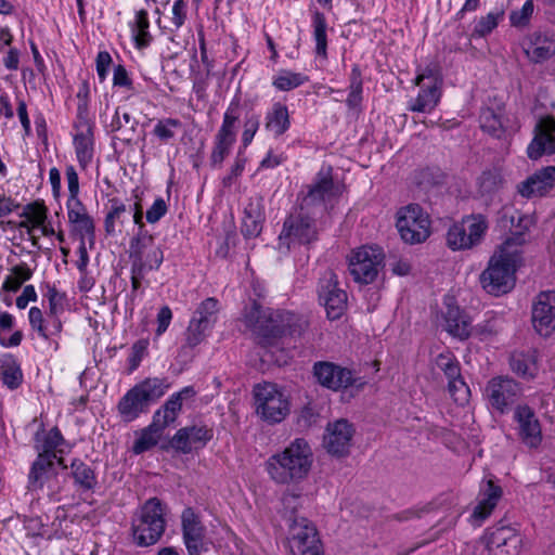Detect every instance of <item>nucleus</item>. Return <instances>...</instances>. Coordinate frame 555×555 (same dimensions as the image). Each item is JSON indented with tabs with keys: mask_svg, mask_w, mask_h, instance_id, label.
<instances>
[{
	"mask_svg": "<svg viewBox=\"0 0 555 555\" xmlns=\"http://www.w3.org/2000/svg\"><path fill=\"white\" fill-rule=\"evenodd\" d=\"M521 236L509 237L491 256L480 274L482 288L491 295L508 293L515 285V272L521 262Z\"/></svg>",
	"mask_w": 555,
	"mask_h": 555,
	"instance_id": "f257e3e1",
	"label": "nucleus"
},
{
	"mask_svg": "<svg viewBox=\"0 0 555 555\" xmlns=\"http://www.w3.org/2000/svg\"><path fill=\"white\" fill-rule=\"evenodd\" d=\"M313 465V452L304 438L294 439L284 450L274 453L266 462V470L278 485L299 483Z\"/></svg>",
	"mask_w": 555,
	"mask_h": 555,
	"instance_id": "f03ea898",
	"label": "nucleus"
},
{
	"mask_svg": "<svg viewBox=\"0 0 555 555\" xmlns=\"http://www.w3.org/2000/svg\"><path fill=\"white\" fill-rule=\"evenodd\" d=\"M245 323L261 344H269L270 339L285 335L300 336L308 327L305 317L291 311L263 309L256 301L246 312Z\"/></svg>",
	"mask_w": 555,
	"mask_h": 555,
	"instance_id": "7ed1b4c3",
	"label": "nucleus"
},
{
	"mask_svg": "<svg viewBox=\"0 0 555 555\" xmlns=\"http://www.w3.org/2000/svg\"><path fill=\"white\" fill-rule=\"evenodd\" d=\"M170 388L165 377H147L130 388L118 401L117 411L126 423L147 413L150 405L159 400Z\"/></svg>",
	"mask_w": 555,
	"mask_h": 555,
	"instance_id": "20e7f679",
	"label": "nucleus"
},
{
	"mask_svg": "<svg viewBox=\"0 0 555 555\" xmlns=\"http://www.w3.org/2000/svg\"><path fill=\"white\" fill-rule=\"evenodd\" d=\"M167 506L151 498L134 514L131 522L133 542L141 547L155 544L166 529Z\"/></svg>",
	"mask_w": 555,
	"mask_h": 555,
	"instance_id": "39448f33",
	"label": "nucleus"
},
{
	"mask_svg": "<svg viewBox=\"0 0 555 555\" xmlns=\"http://www.w3.org/2000/svg\"><path fill=\"white\" fill-rule=\"evenodd\" d=\"M522 395V385L508 375L490 378L483 389L489 406L501 415L513 412Z\"/></svg>",
	"mask_w": 555,
	"mask_h": 555,
	"instance_id": "423d86ee",
	"label": "nucleus"
},
{
	"mask_svg": "<svg viewBox=\"0 0 555 555\" xmlns=\"http://www.w3.org/2000/svg\"><path fill=\"white\" fill-rule=\"evenodd\" d=\"M257 414L268 423L282 422L288 414V401L282 390L272 383H262L254 387Z\"/></svg>",
	"mask_w": 555,
	"mask_h": 555,
	"instance_id": "0eeeda50",
	"label": "nucleus"
},
{
	"mask_svg": "<svg viewBox=\"0 0 555 555\" xmlns=\"http://www.w3.org/2000/svg\"><path fill=\"white\" fill-rule=\"evenodd\" d=\"M397 230L409 244H420L430 235V219L418 204H409L397 211Z\"/></svg>",
	"mask_w": 555,
	"mask_h": 555,
	"instance_id": "6e6552de",
	"label": "nucleus"
},
{
	"mask_svg": "<svg viewBox=\"0 0 555 555\" xmlns=\"http://www.w3.org/2000/svg\"><path fill=\"white\" fill-rule=\"evenodd\" d=\"M129 258L134 271L141 273L158 270L164 260V253L160 246L155 244L154 236L147 230L141 229L130 240Z\"/></svg>",
	"mask_w": 555,
	"mask_h": 555,
	"instance_id": "1a4fd4ad",
	"label": "nucleus"
},
{
	"mask_svg": "<svg viewBox=\"0 0 555 555\" xmlns=\"http://www.w3.org/2000/svg\"><path fill=\"white\" fill-rule=\"evenodd\" d=\"M521 546L522 537L514 528L501 526L489 529L474 548L479 555H518Z\"/></svg>",
	"mask_w": 555,
	"mask_h": 555,
	"instance_id": "9d476101",
	"label": "nucleus"
},
{
	"mask_svg": "<svg viewBox=\"0 0 555 555\" xmlns=\"http://www.w3.org/2000/svg\"><path fill=\"white\" fill-rule=\"evenodd\" d=\"M487 229L488 222L482 215L465 217L448 230L447 245L452 250L470 249L480 244Z\"/></svg>",
	"mask_w": 555,
	"mask_h": 555,
	"instance_id": "9b49d317",
	"label": "nucleus"
},
{
	"mask_svg": "<svg viewBox=\"0 0 555 555\" xmlns=\"http://www.w3.org/2000/svg\"><path fill=\"white\" fill-rule=\"evenodd\" d=\"M292 214L285 219L279 235V248L287 250L295 244H310L318 238L315 220L302 211Z\"/></svg>",
	"mask_w": 555,
	"mask_h": 555,
	"instance_id": "f8f14e48",
	"label": "nucleus"
},
{
	"mask_svg": "<svg viewBox=\"0 0 555 555\" xmlns=\"http://www.w3.org/2000/svg\"><path fill=\"white\" fill-rule=\"evenodd\" d=\"M518 441L530 450H538L543 442L542 424L532 406L517 404L512 416Z\"/></svg>",
	"mask_w": 555,
	"mask_h": 555,
	"instance_id": "ddd939ff",
	"label": "nucleus"
},
{
	"mask_svg": "<svg viewBox=\"0 0 555 555\" xmlns=\"http://www.w3.org/2000/svg\"><path fill=\"white\" fill-rule=\"evenodd\" d=\"M384 254L374 246H361L349 256V271L353 280L361 284L372 283L383 266Z\"/></svg>",
	"mask_w": 555,
	"mask_h": 555,
	"instance_id": "4468645a",
	"label": "nucleus"
},
{
	"mask_svg": "<svg viewBox=\"0 0 555 555\" xmlns=\"http://www.w3.org/2000/svg\"><path fill=\"white\" fill-rule=\"evenodd\" d=\"M319 299L324 306L330 320H338L347 309V293L339 287L335 272L327 270L319 282Z\"/></svg>",
	"mask_w": 555,
	"mask_h": 555,
	"instance_id": "2eb2a0df",
	"label": "nucleus"
},
{
	"mask_svg": "<svg viewBox=\"0 0 555 555\" xmlns=\"http://www.w3.org/2000/svg\"><path fill=\"white\" fill-rule=\"evenodd\" d=\"M293 555H324L314 525L305 517L294 518L289 527Z\"/></svg>",
	"mask_w": 555,
	"mask_h": 555,
	"instance_id": "dca6fc26",
	"label": "nucleus"
},
{
	"mask_svg": "<svg viewBox=\"0 0 555 555\" xmlns=\"http://www.w3.org/2000/svg\"><path fill=\"white\" fill-rule=\"evenodd\" d=\"M218 312L219 301L214 297H208L199 304L186 330L188 347L194 348L204 340L206 332L217 322Z\"/></svg>",
	"mask_w": 555,
	"mask_h": 555,
	"instance_id": "f3484780",
	"label": "nucleus"
},
{
	"mask_svg": "<svg viewBox=\"0 0 555 555\" xmlns=\"http://www.w3.org/2000/svg\"><path fill=\"white\" fill-rule=\"evenodd\" d=\"M313 375L321 386L334 391L346 389L357 380L351 370L327 361L315 362Z\"/></svg>",
	"mask_w": 555,
	"mask_h": 555,
	"instance_id": "a211bd4d",
	"label": "nucleus"
},
{
	"mask_svg": "<svg viewBox=\"0 0 555 555\" xmlns=\"http://www.w3.org/2000/svg\"><path fill=\"white\" fill-rule=\"evenodd\" d=\"M533 139L527 147L530 159L537 160L543 155L555 154V117L544 116L539 119L533 130Z\"/></svg>",
	"mask_w": 555,
	"mask_h": 555,
	"instance_id": "6ab92c4d",
	"label": "nucleus"
},
{
	"mask_svg": "<svg viewBox=\"0 0 555 555\" xmlns=\"http://www.w3.org/2000/svg\"><path fill=\"white\" fill-rule=\"evenodd\" d=\"M532 325L544 337L555 331V291L541 292L532 305Z\"/></svg>",
	"mask_w": 555,
	"mask_h": 555,
	"instance_id": "aec40b11",
	"label": "nucleus"
},
{
	"mask_svg": "<svg viewBox=\"0 0 555 555\" xmlns=\"http://www.w3.org/2000/svg\"><path fill=\"white\" fill-rule=\"evenodd\" d=\"M425 79L429 80V85H424L416 99L410 103L409 109L412 112L429 113L440 100L441 80L431 68H426L422 74H418L415 78V85L421 86Z\"/></svg>",
	"mask_w": 555,
	"mask_h": 555,
	"instance_id": "412c9836",
	"label": "nucleus"
},
{
	"mask_svg": "<svg viewBox=\"0 0 555 555\" xmlns=\"http://www.w3.org/2000/svg\"><path fill=\"white\" fill-rule=\"evenodd\" d=\"M214 434L207 426H186L180 428L171 438L170 447L179 453L188 454L193 450L204 448Z\"/></svg>",
	"mask_w": 555,
	"mask_h": 555,
	"instance_id": "4be33fe9",
	"label": "nucleus"
},
{
	"mask_svg": "<svg viewBox=\"0 0 555 555\" xmlns=\"http://www.w3.org/2000/svg\"><path fill=\"white\" fill-rule=\"evenodd\" d=\"M354 428L347 420H338L326 427L324 436V448L328 453L336 456L348 454Z\"/></svg>",
	"mask_w": 555,
	"mask_h": 555,
	"instance_id": "5701e85b",
	"label": "nucleus"
},
{
	"mask_svg": "<svg viewBox=\"0 0 555 555\" xmlns=\"http://www.w3.org/2000/svg\"><path fill=\"white\" fill-rule=\"evenodd\" d=\"M183 540L190 555H201L205 550V528L193 508L186 507L181 515Z\"/></svg>",
	"mask_w": 555,
	"mask_h": 555,
	"instance_id": "b1692460",
	"label": "nucleus"
},
{
	"mask_svg": "<svg viewBox=\"0 0 555 555\" xmlns=\"http://www.w3.org/2000/svg\"><path fill=\"white\" fill-rule=\"evenodd\" d=\"M555 186V166H547L529 176L517 185L518 193L526 198L542 196Z\"/></svg>",
	"mask_w": 555,
	"mask_h": 555,
	"instance_id": "393cba45",
	"label": "nucleus"
},
{
	"mask_svg": "<svg viewBox=\"0 0 555 555\" xmlns=\"http://www.w3.org/2000/svg\"><path fill=\"white\" fill-rule=\"evenodd\" d=\"M55 460H57V463L63 468L67 467L63 457H57V455H48V453L39 452L37 459L30 467L28 475V489L37 490L43 488L44 483L56 474L54 462Z\"/></svg>",
	"mask_w": 555,
	"mask_h": 555,
	"instance_id": "a878e982",
	"label": "nucleus"
},
{
	"mask_svg": "<svg viewBox=\"0 0 555 555\" xmlns=\"http://www.w3.org/2000/svg\"><path fill=\"white\" fill-rule=\"evenodd\" d=\"M68 222L73 231L82 240L88 238L90 244L94 241V223L89 216L86 206L80 199H67Z\"/></svg>",
	"mask_w": 555,
	"mask_h": 555,
	"instance_id": "bb28decb",
	"label": "nucleus"
},
{
	"mask_svg": "<svg viewBox=\"0 0 555 555\" xmlns=\"http://www.w3.org/2000/svg\"><path fill=\"white\" fill-rule=\"evenodd\" d=\"M338 195V188L335 186L330 170L321 171L302 201V208L315 206L332 201Z\"/></svg>",
	"mask_w": 555,
	"mask_h": 555,
	"instance_id": "cd10ccee",
	"label": "nucleus"
},
{
	"mask_svg": "<svg viewBox=\"0 0 555 555\" xmlns=\"http://www.w3.org/2000/svg\"><path fill=\"white\" fill-rule=\"evenodd\" d=\"M196 395V391L192 386H186L180 391L172 393L167 401L157 409L153 418L162 426L167 428L169 425L176 422L179 413L182 410V402L184 399H191Z\"/></svg>",
	"mask_w": 555,
	"mask_h": 555,
	"instance_id": "c85d7f7f",
	"label": "nucleus"
},
{
	"mask_svg": "<svg viewBox=\"0 0 555 555\" xmlns=\"http://www.w3.org/2000/svg\"><path fill=\"white\" fill-rule=\"evenodd\" d=\"M501 496V487L488 480L480 490L478 503L472 514L474 525L480 526L491 515Z\"/></svg>",
	"mask_w": 555,
	"mask_h": 555,
	"instance_id": "c756f323",
	"label": "nucleus"
},
{
	"mask_svg": "<svg viewBox=\"0 0 555 555\" xmlns=\"http://www.w3.org/2000/svg\"><path fill=\"white\" fill-rule=\"evenodd\" d=\"M444 330L455 338L464 340L469 337L470 319L457 306L448 305L443 313Z\"/></svg>",
	"mask_w": 555,
	"mask_h": 555,
	"instance_id": "7c9ffc66",
	"label": "nucleus"
},
{
	"mask_svg": "<svg viewBox=\"0 0 555 555\" xmlns=\"http://www.w3.org/2000/svg\"><path fill=\"white\" fill-rule=\"evenodd\" d=\"M74 146L79 165L86 169L93 157V131L87 121L77 126Z\"/></svg>",
	"mask_w": 555,
	"mask_h": 555,
	"instance_id": "2f4dec72",
	"label": "nucleus"
},
{
	"mask_svg": "<svg viewBox=\"0 0 555 555\" xmlns=\"http://www.w3.org/2000/svg\"><path fill=\"white\" fill-rule=\"evenodd\" d=\"M509 369L524 379H532L538 374V357L534 350L515 351L509 357Z\"/></svg>",
	"mask_w": 555,
	"mask_h": 555,
	"instance_id": "473e14b6",
	"label": "nucleus"
},
{
	"mask_svg": "<svg viewBox=\"0 0 555 555\" xmlns=\"http://www.w3.org/2000/svg\"><path fill=\"white\" fill-rule=\"evenodd\" d=\"M28 319L31 328L37 331L39 336L47 340L53 336L60 335L62 332L63 326L59 317L49 314L48 320H44L42 311L37 307L29 309Z\"/></svg>",
	"mask_w": 555,
	"mask_h": 555,
	"instance_id": "72a5a7b5",
	"label": "nucleus"
},
{
	"mask_svg": "<svg viewBox=\"0 0 555 555\" xmlns=\"http://www.w3.org/2000/svg\"><path fill=\"white\" fill-rule=\"evenodd\" d=\"M263 212L259 198L251 199L244 209L241 232L245 237H256L262 230Z\"/></svg>",
	"mask_w": 555,
	"mask_h": 555,
	"instance_id": "f704fd0d",
	"label": "nucleus"
},
{
	"mask_svg": "<svg viewBox=\"0 0 555 555\" xmlns=\"http://www.w3.org/2000/svg\"><path fill=\"white\" fill-rule=\"evenodd\" d=\"M525 52L531 61L543 62L555 53V41L546 35L533 34L525 44Z\"/></svg>",
	"mask_w": 555,
	"mask_h": 555,
	"instance_id": "c9c22d12",
	"label": "nucleus"
},
{
	"mask_svg": "<svg viewBox=\"0 0 555 555\" xmlns=\"http://www.w3.org/2000/svg\"><path fill=\"white\" fill-rule=\"evenodd\" d=\"M264 120L266 129L273 133L274 137H281L291 127L287 106L280 102L274 103L271 109L267 112Z\"/></svg>",
	"mask_w": 555,
	"mask_h": 555,
	"instance_id": "e433bc0d",
	"label": "nucleus"
},
{
	"mask_svg": "<svg viewBox=\"0 0 555 555\" xmlns=\"http://www.w3.org/2000/svg\"><path fill=\"white\" fill-rule=\"evenodd\" d=\"M164 430L165 427L153 418L152 423L140 431L132 447L133 453L141 454L156 446Z\"/></svg>",
	"mask_w": 555,
	"mask_h": 555,
	"instance_id": "4c0bfd02",
	"label": "nucleus"
},
{
	"mask_svg": "<svg viewBox=\"0 0 555 555\" xmlns=\"http://www.w3.org/2000/svg\"><path fill=\"white\" fill-rule=\"evenodd\" d=\"M130 29L138 48H146L152 42L150 21L146 10L135 12L134 20L130 23Z\"/></svg>",
	"mask_w": 555,
	"mask_h": 555,
	"instance_id": "58836bf2",
	"label": "nucleus"
},
{
	"mask_svg": "<svg viewBox=\"0 0 555 555\" xmlns=\"http://www.w3.org/2000/svg\"><path fill=\"white\" fill-rule=\"evenodd\" d=\"M72 476L75 483L82 490H93L96 486L94 470L79 459H75L70 464Z\"/></svg>",
	"mask_w": 555,
	"mask_h": 555,
	"instance_id": "ea45409f",
	"label": "nucleus"
},
{
	"mask_svg": "<svg viewBox=\"0 0 555 555\" xmlns=\"http://www.w3.org/2000/svg\"><path fill=\"white\" fill-rule=\"evenodd\" d=\"M313 38L315 41V53L323 59L327 57V23L322 12L315 11L312 15Z\"/></svg>",
	"mask_w": 555,
	"mask_h": 555,
	"instance_id": "a19ab883",
	"label": "nucleus"
},
{
	"mask_svg": "<svg viewBox=\"0 0 555 555\" xmlns=\"http://www.w3.org/2000/svg\"><path fill=\"white\" fill-rule=\"evenodd\" d=\"M2 382L10 389L20 387L23 380V373L16 359L12 356H5L1 359Z\"/></svg>",
	"mask_w": 555,
	"mask_h": 555,
	"instance_id": "79ce46f5",
	"label": "nucleus"
},
{
	"mask_svg": "<svg viewBox=\"0 0 555 555\" xmlns=\"http://www.w3.org/2000/svg\"><path fill=\"white\" fill-rule=\"evenodd\" d=\"M308 81V77L301 73L287 69L280 70L272 79V85L280 91H291Z\"/></svg>",
	"mask_w": 555,
	"mask_h": 555,
	"instance_id": "37998d69",
	"label": "nucleus"
},
{
	"mask_svg": "<svg viewBox=\"0 0 555 555\" xmlns=\"http://www.w3.org/2000/svg\"><path fill=\"white\" fill-rule=\"evenodd\" d=\"M363 92L362 73L360 66L354 64L352 66L349 77V94L346 103L349 108H357L361 105Z\"/></svg>",
	"mask_w": 555,
	"mask_h": 555,
	"instance_id": "c03bdc74",
	"label": "nucleus"
},
{
	"mask_svg": "<svg viewBox=\"0 0 555 555\" xmlns=\"http://www.w3.org/2000/svg\"><path fill=\"white\" fill-rule=\"evenodd\" d=\"M479 120L481 129L494 138H501L505 131L502 116L491 108L483 109L480 114Z\"/></svg>",
	"mask_w": 555,
	"mask_h": 555,
	"instance_id": "a18cd8bd",
	"label": "nucleus"
},
{
	"mask_svg": "<svg viewBox=\"0 0 555 555\" xmlns=\"http://www.w3.org/2000/svg\"><path fill=\"white\" fill-rule=\"evenodd\" d=\"M503 186V178L496 170H488L478 178V192L481 196H492Z\"/></svg>",
	"mask_w": 555,
	"mask_h": 555,
	"instance_id": "49530a36",
	"label": "nucleus"
},
{
	"mask_svg": "<svg viewBox=\"0 0 555 555\" xmlns=\"http://www.w3.org/2000/svg\"><path fill=\"white\" fill-rule=\"evenodd\" d=\"M182 122L177 118H163L157 120L153 133L162 142L167 143L173 139L177 132L181 129Z\"/></svg>",
	"mask_w": 555,
	"mask_h": 555,
	"instance_id": "de8ad7c7",
	"label": "nucleus"
},
{
	"mask_svg": "<svg viewBox=\"0 0 555 555\" xmlns=\"http://www.w3.org/2000/svg\"><path fill=\"white\" fill-rule=\"evenodd\" d=\"M503 17V11L490 12L486 16L480 17L472 33V37L482 38L489 35Z\"/></svg>",
	"mask_w": 555,
	"mask_h": 555,
	"instance_id": "09e8293b",
	"label": "nucleus"
},
{
	"mask_svg": "<svg viewBox=\"0 0 555 555\" xmlns=\"http://www.w3.org/2000/svg\"><path fill=\"white\" fill-rule=\"evenodd\" d=\"M137 126L138 121L131 116L129 112L121 107H117L108 127L111 132H117L124 128H128V130L134 132Z\"/></svg>",
	"mask_w": 555,
	"mask_h": 555,
	"instance_id": "8fccbe9b",
	"label": "nucleus"
},
{
	"mask_svg": "<svg viewBox=\"0 0 555 555\" xmlns=\"http://www.w3.org/2000/svg\"><path fill=\"white\" fill-rule=\"evenodd\" d=\"M436 366L442 371L448 379L459 377L461 367L455 357L450 353H440L435 360Z\"/></svg>",
	"mask_w": 555,
	"mask_h": 555,
	"instance_id": "3c124183",
	"label": "nucleus"
},
{
	"mask_svg": "<svg viewBox=\"0 0 555 555\" xmlns=\"http://www.w3.org/2000/svg\"><path fill=\"white\" fill-rule=\"evenodd\" d=\"M448 390L454 401L459 404H465L469 398V388L464 382L462 375L448 379Z\"/></svg>",
	"mask_w": 555,
	"mask_h": 555,
	"instance_id": "603ef678",
	"label": "nucleus"
},
{
	"mask_svg": "<svg viewBox=\"0 0 555 555\" xmlns=\"http://www.w3.org/2000/svg\"><path fill=\"white\" fill-rule=\"evenodd\" d=\"M65 440L57 427L52 428L46 436L42 444L41 453H48V455H56V453H63L62 446Z\"/></svg>",
	"mask_w": 555,
	"mask_h": 555,
	"instance_id": "864d4df0",
	"label": "nucleus"
},
{
	"mask_svg": "<svg viewBox=\"0 0 555 555\" xmlns=\"http://www.w3.org/2000/svg\"><path fill=\"white\" fill-rule=\"evenodd\" d=\"M236 140L219 137L216 134L215 146L211 152L210 162L214 166H220L229 155L232 145Z\"/></svg>",
	"mask_w": 555,
	"mask_h": 555,
	"instance_id": "5fc2aeb1",
	"label": "nucleus"
},
{
	"mask_svg": "<svg viewBox=\"0 0 555 555\" xmlns=\"http://www.w3.org/2000/svg\"><path fill=\"white\" fill-rule=\"evenodd\" d=\"M186 16L188 4L185 0H176L171 9V16L168 29L171 33L179 30L184 25Z\"/></svg>",
	"mask_w": 555,
	"mask_h": 555,
	"instance_id": "6e6d98bb",
	"label": "nucleus"
},
{
	"mask_svg": "<svg viewBox=\"0 0 555 555\" xmlns=\"http://www.w3.org/2000/svg\"><path fill=\"white\" fill-rule=\"evenodd\" d=\"M126 210V205L122 202L117 198L111 199V209L107 212L104 221V227L107 234L115 232V222L116 220H120Z\"/></svg>",
	"mask_w": 555,
	"mask_h": 555,
	"instance_id": "4d7b16f0",
	"label": "nucleus"
},
{
	"mask_svg": "<svg viewBox=\"0 0 555 555\" xmlns=\"http://www.w3.org/2000/svg\"><path fill=\"white\" fill-rule=\"evenodd\" d=\"M534 10L532 0H527L520 10L513 11L509 21L513 26L521 27L528 24Z\"/></svg>",
	"mask_w": 555,
	"mask_h": 555,
	"instance_id": "13d9d810",
	"label": "nucleus"
},
{
	"mask_svg": "<svg viewBox=\"0 0 555 555\" xmlns=\"http://www.w3.org/2000/svg\"><path fill=\"white\" fill-rule=\"evenodd\" d=\"M113 85L114 87L126 88L132 94L139 93V90L134 87L132 79L129 77V74L124 65L115 66Z\"/></svg>",
	"mask_w": 555,
	"mask_h": 555,
	"instance_id": "bf43d9fd",
	"label": "nucleus"
},
{
	"mask_svg": "<svg viewBox=\"0 0 555 555\" xmlns=\"http://www.w3.org/2000/svg\"><path fill=\"white\" fill-rule=\"evenodd\" d=\"M260 126L259 116L256 114L246 115L244 121V130L242 133V143L244 146H247L251 143L256 132L258 131Z\"/></svg>",
	"mask_w": 555,
	"mask_h": 555,
	"instance_id": "052dcab7",
	"label": "nucleus"
},
{
	"mask_svg": "<svg viewBox=\"0 0 555 555\" xmlns=\"http://www.w3.org/2000/svg\"><path fill=\"white\" fill-rule=\"evenodd\" d=\"M147 343L145 340H138L134 343L131 347V352L128 358L129 361V372L135 371L142 359L144 358L146 353Z\"/></svg>",
	"mask_w": 555,
	"mask_h": 555,
	"instance_id": "680f3d73",
	"label": "nucleus"
},
{
	"mask_svg": "<svg viewBox=\"0 0 555 555\" xmlns=\"http://www.w3.org/2000/svg\"><path fill=\"white\" fill-rule=\"evenodd\" d=\"M47 297L49 300V314L57 317L63 310L64 295L54 286H48Z\"/></svg>",
	"mask_w": 555,
	"mask_h": 555,
	"instance_id": "e2e57ef3",
	"label": "nucleus"
},
{
	"mask_svg": "<svg viewBox=\"0 0 555 555\" xmlns=\"http://www.w3.org/2000/svg\"><path fill=\"white\" fill-rule=\"evenodd\" d=\"M46 220H47V209H46V207L41 206V207L34 208L31 214L28 216L27 221L21 222L20 227L27 229V232L30 233L29 223L34 228H40L41 225L44 224Z\"/></svg>",
	"mask_w": 555,
	"mask_h": 555,
	"instance_id": "0e129e2a",
	"label": "nucleus"
},
{
	"mask_svg": "<svg viewBox=\"0 0 555 555\" xmlns=\"http://www.w3.org/2000/svg\"><path fill=\"white\" fill-rule=\"evenodd\" d=\"M67 186H68V199H79V178L78 173L73 165L66 167L65 170Z\"/></svg>",
	"mask_w": 555,
	"mask_h": 555,
	"instance_id": "69168bd1",
	"label": "nucleus"
},
{
	"mask_svg": "<svg viewBox=\"0 0 555 555\" xmlns=\"http://www.w3.org/2000/svg\"><path fill=\"white\" fill-rule=\"evenodd\" d=\"M167 212V205L163 198H156L146 211V220L150 223L157 222Z\"/></svg>",
	"mask_w": 555,
	"mask_h": 555,
	"instance_id": "338daca9",
	"label": "nucleus"
},
{
	"mask_svg": "<svg viewBox=\"0 0 555 555\" xmlns=\"http://www.w3.org/2000/svg\"><path fill=\"white\" fill-rule=\"evenodd\" d=\"M95 62L98 76L101 81H104L107 76L109 65L112 64V56L108 52L101 51L98 53Z\"/></svg>",
	"mask_w": 555,
	"mask_h": 555,
	"instance_id": "774afa93",
	"label": "nucleus"
}]
</instances>
